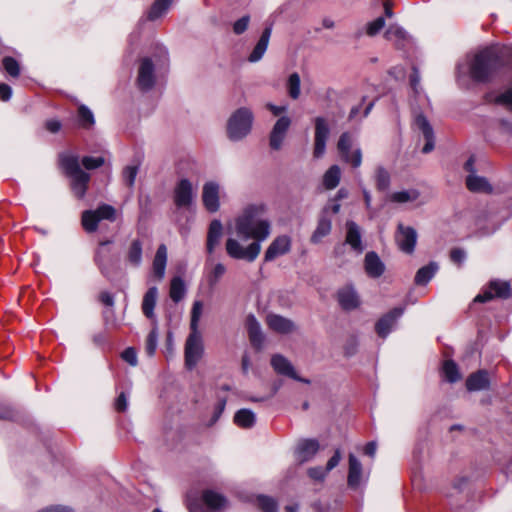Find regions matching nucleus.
Instances as JSON below:
<instances>
[{
	"label": "nucleus",
	"mask_w": 512,
	"mask_h": 512,
	"mask_svg": "<svg viewBox=\"0 0 512 512\" xmlns=\"http://www.w3.org/2000/svg\"><path fill=\"white\" fill-rule=\"evenodd\" d=\"M510 294L511 291L508 282L493 280L490 282L488 289L485 290L483 293L478 294L475 297L474 301L484 303L493 299L494 297L506 299L510 296Z\"/></svg>",
	"instance_id": "2eb2a0df"
},
{
	"label": "nucleus",
	"mask_w": 512,
	"mask_h": 512,
	"mask_svg": "<svg viewBox=\"0 0 512 512\" xmlns=\"http://www.w3.org/2000/svg\"><path fill=\"white\" fill-rule=\"evenodd\" d=\"M300 82L298 73H292L287 80L288 94L292 99H298L300 96Z\"/></svg>",
	"instance_id": "09e8293b"
},
{
	"label": "nucleus",
	"mask_w": 512,
	"mask_h": 512,
	"mask_svg": "<svg viewBox=\"0 0 512 512\" xmlns=\"http://www.w3.org/2000/svg\"><path fill=\"white\" fill-rule=\"evenodd\" d=\"M319 451V442L315 439H303L297 443L294 456L300 464L308 462L314 458Z\"/></svg>",
	"instance_id": "aec40b11"
},
{
	"label": "nucleus",
	"mask_w": 512,
	"mask_h": 512,
	"mask_svg": "<svg viewBox=\"0 0 512 512\" xmlns=\"http://www.w3.org/2000/svg\"><path fill=\"white\" fill-rule=\"evenodd\" d=\"M61 122L57 119H49L45 123L46 129L51 133H57L61 129Z\"/></svg>",
	"instance_id": "338daca9"
},
{
	"label": "nucleus",
	"mask_w": 512,
	"mask_h": 512,
	"mask_svg": "<svg viewBox=\"0 0 512 512\" xmlns=\"http://www.w3.org/2000/svg\"><path fill=\"white\" fill-rule=\"evenodd\" d=\"M310 478L317 480V481H323L328 473L326 471V468L323 469L322 467H311L307 471Z\"/></svg>",
	"instance_id": "13d9d810"
},
{
	"label": "nucleus",
	"mask_w": 512,
	"mask_h": 512,
	"mask_svg": "<svg viewBox=\"0 0 512 512\" xmlns=\"http://www.w3.org/2000/svg\"><path fill=\"white\" fill-rule=\"evenodd\" d=\"M466 186L470 191L477 193H491L493 190L487 179L476 175V173L467 176Z\"/></svg>",
	"instance_id": "7c9ffc66"
},
{
	"label": "nucleus",
	"mask_w": 512,
	"mask_h": 512,
	"mask_svg": "<svg viewBox=\"0 0 512 512\" xmlns=\"http://www.w3.org/2000/svg\"><path fill=\"white\" fill-rule=\"evenodd\" d=\"M257 503L262 512H278L277 503L272 497L260 495Z\"/></svg>",
	"instance_id": "3c124183"
},
{
	"label": "nucleus",
	"mask_w": 512,
	"mask_h": 512,
	"mask_svg": "<svg viewBox=\"0 0 512 512\" xmlns=\"http://www.w3.org/2000/svg\"><path fill=\"white\" fill-rule=\"evenodd\" d=\"M403 313V307H396L381 317L375 325L377 334L382 338H386L396 326L398 319L403 315Z\"/></svg>",
	"instance_id": "a211bd4d"
},
{
	"label": "nucleus",
	"mask_w": 512,
	"mask_h": 512,
	"mask_svg": "<svg viewBox=\"0 0 512 512\" xmlns=\"http://www.w3.org/2000/svg\"><path fill=\"white\" fill-rule=\"evenodd\" d=\"M223 233V225L220 220L214 219L211 221L207 234L206 248L208 253H213L216 246L219 244Z\"/></svg>",
	"instance_id": "bb28decb"
},
{
	"label": "nucleus",
	"mask_w": 512,
	"mask_h": 512,
	"mask_svg": "<svg viewBox=\"0 0 512 512\" xmlns=\"http://www.w3.org/2000/svg\"><path fill=\"white\" fill-rule=\"evenodd\" d=\"M466 387L469 391L487 389L489 387L488 373L485 370H479L471 374L466 380Z\"/></svg>",
	"instance_id": "c756f323"
},
{
	"label": "nucleus",
	"mask_w": 512,
	"mask_h": 512,
	"mask_svg": "<svg viewBox=\"0 0 512 512\" xmlns=\"http://www.w3.org/2000/svg\"><path fill=\"white\" fill-rule=\"evenodd\" d=\"M128 400L124 392H121L115 401V408L119 412H123L127 409Z\"/></svg>",
	"instance_id": "0e129e2a"
},
{
	"label": "nucleus",
	"mask_w": 512,
	"mask_h": 512,
	"mask_svg": "<svg viewBox=\"0 0 512 512\" xmlns=\"http://www.w3.org/2000/svg\"><path fill=\"white\" fill-rule=\"evenodd\" d=\"M315 123V133H314V149L313 156L314 158H321L326 151V142L328 140L330 134V128L325 118L316 117L314 120Z\"/></svg>",
	"instance_id": "f8f14e48"
},
{
	"label": "nucleus",
	"mask_w": 512,
	"mask_h": 512,
	"mask_svg": "<svg viewBox=\"0 0 512 512\" xmlns=\"http://www.w3.org/2000/svg\"><path fill=\"white\" fill-rule=\"evenodd\" d=\"M246 326L252 345L260 347L263 342V334L261 326L254 315H249L247 317Z\"/></svg>",
	"instance_id": "2f4dec72"
},
{
	"label": "nucleus",
	"mask_w": 512,
	"mask_h": 512,
	"mask_svg": "<svg viewBox=\"0 0 512 512\" xmlns=\"http://www.w3.org/2000/svg\"><path fill=\"white\" fill-rule=\"evenodd\" d=\"M171 3L172 0H155L150 10L148 11V19L154 21L160 18L164 13L167 12Z\"/></svg>",
	"instance_id": "a19ab883"
},
{
	"label": "nucleus",
	"mask_w": 512,
	"mask_h": 512,
	"mask_svg": "<svg viewBox=\"0 0 512 512\" xmlns=\"http://www.w3.org/2000/svg\"><path fill=\"white\" fill-rule=\"evenodd\" d=\"M385 27V17L379 16L367 24L366 32H379Z\"/></svg>",
	"instance_id": "bf43d9fd"
},
{
	"label": "nucleus",
	"mask_w": 512,
	"mask_h": 512,
	"mask_svg": "<svg viewBox=\"0 0 512 512\" xmlns=\"http://www.w3.org/2000/svg\"><path fill=\"white\" fill-rule=\"evenodd\" d=\"M221 186L216 181H207L202 187V203L209 213H215L220 209Z\"/></svg>",
	"instance_id": "ddd939ff"
},
{
	"label": "nucleus",
	"mask_w": 512,
	"mask_h": 512,
	"mask_svg": "<svg viewBox=\"0 0 512 512\" xmlns=\"http://www.w3.org/2000/svg\"><path fill=\"white\" fill-rule=\"evenodd\" d=\"M267 325L277 333L287 334L293 331L294 324L291 320L277 314L267 316Z\"/></svg>",
	"instance_id": "a878e982"
},
{
	"label": "nucleus",
	"mask_w": 512,
	"mask_h": 512,
	"mask_svg": "<svg viewBox=\"0 0 512 512\" xmlns=\"http://www.w3.org/2000/svg\"><path fill=\"white\" fill-rule=\"evenodd\" d=\"M59 162L66 175L71 178V188L78 198H83L88 187L90 175L82 171L79 157L73 153H62Z\"/></svg>",
	"instance_id": "20e7f679"
},
{
	"label": "nucleus",
	"mask_w": 512,
	"mask_h": 512,
	"mask_svg": "<svg viewBox=\"0 0 512 512\" xmlns=\"http://www.w3.org/2000/svg\"><path fill=\"white\" fill-rule=\"evenodd\" d=\"M200 504L197 501L190 502L188 505L190 512H224L229 507L227 498L214 490H205L202 493Z\"/></svg>",
	"instance_id": "0eeeda50"
},
{
	"label": "nucleus",
	"mask_w": 512,
	"mask_h": 512,
	"mask_svg": "<svg viewBox=\"0 0 512 512\" xmlns=\"http://www.w3.org/2000/svg\"><path fill=\"white\" fill-rule=\"evenodd\" d=\"M116 210L108 204L100 205L95 210H86L82 214V225L87 232H94L101 220L114 221Z\"/></svg>",
	"instance_id": "1a4fd4ad"
},
{
	"label": "nucleus",
	"mask_w": 512,
	"mask_h": 512,
	"mask_svg": "<svg viewBox=\"0 0 512 512\" xmlns=\"http://www.w3.org/2000/svg\"><path fill=\"white\" fill-rule=\"evenodd\" d=\"M365 481L366 480L363 477V468L361 462L356 458L354 454H350L347 477L348 487L353 490H357Z\"/></svg>",
	"instance_id": "412c9836"
},
{
	"label": "nucleus",
	"mask_w": 512,
	"mask_h": 512,
	"mask_svg": "<svg viewBox=\"0 0 512 512\" xmlns=\"http://www.w3.org/2000/svg\"><path fill=\"white\" fill-rule=\"evenodd\" d=\"M364 267L367 275L371 278H379L385 271V265L375 252H368L365 255Z\"/></svg>",
	"instance_id": "393cba45"
},
{
	"label": "nucleus",
	"mask_w": 512,
	"mask_h": 512,
	"mask_svg": "<svg viewBox=\"0 0 512 512\" xmlns=\"http://www.w3.org/2000/svg\"><path fill=\"white\" fill-rule=\"evenodd\" d=\"M290 124L291 120L287 116L280 117L276 121L270 133V146L272 149L278 150L281 148Z\"/></svg>",
	"instance_id": "5701e85b"
},
{
	"label": "nucleus",
	"mask_w": 512,
	"mask_h": 512,
	"mask_svg": "<svg viewBox=\"0 0 512 512\" xmlns=\"http://www.w3.org/2000/svg\"><path fill=\"white\" fill-rule=\"evenodd\" d=\"M256 422V415L250 409H240L234 415V423L244 429L254 426Z\"/></svg>",
	"instance_id": "72a5a7b5"
},
{
	"label": "nucleus",
	"mask_w": 512,
	"mask_h": 512,
	"mask_svg": "<svg viewBox=\"0 0 512 512\" xmlns=\"http://www.w3.org/2000/svg\"><path fill=\"white\" fill-rule=\"evenodd\" d=\"M111 243L112 242L110 240L100 242L94 256L95 264L101 274L107 279H112L119 269L117 260L113 257L112 252L108 247Z\"/></svg>",
	"instance_id": "6e6552de"
},
{
	"label": "nucleus",
	"mask_w": 512,
	"mask_h": 512,
	"mask_svg": "<svg viewBox=\"0 0 512 512\" xmlns=\"http://www.w3.org/2000/svg\"><path fill=\"white\" fill-rule=\"evenodd\" d=\"M271 366L279 375L289 377L305 384L310 383V380L298 376L292 363L281 354H275L271 357Z\"/></svg>",
	"instance_id": "dca6fc26"
},
{
	"label": "nucleus",
	"mask_w": 512,
	"mask_h": 512,
	"mask_svg": "<svg viewBox=\"0 0 512 512\" xmlns=\"http://www.w3.org/2000/svg\"><path fill=\"white\" fill-rule=\"evenodd\" d=\"M355 142L356 139L351 133L344 132L339 137L337 150L341 160L356 169L362 164V150Z\"/></svg>",
	"instance_id": "423d86ee"
},
{
	"label": "nucleus",
	"mask_w": 512,
	"mask_h": 512,
	"mask_svg": "<svg viewBox=\"0 0 512 512\" xmlns=\"http://www.w3.org/2000/svg\"><path fill=\"white\" fill-rule=\"evenodd\" d=\"M438 270V265L434 262L421 267L415 275V283L417 285L427 284L435 275Z\"/></svg>",
	"instance_id": "c9c22d12"
},
{
	"label": "nucleus",
	"mask_w": 512,
	"mask_h": 512,
	"mask_svg": "<svg viewBox=\"0 0 512 512\" xmlns=\"http://www.w3.org/2000/svg\"><path fill=\"white\" fill-rule=\"evenodd\" d=\"M226 273V267L222 263H216L211 267L206 274V279L209 287L213 289L220 279L223 277V275Z\"/></svg>",
	"instance_id": "ea45409f"
},
{
	"label": "nucleus",
	"mask_w": 512,
	"mask_h": 512,
	"mask_svg": "<svg viewBox=\"0 0 512 512\" xmlns=\"http://www.w3.org/2000/svg\"><path fill=\"white\" fill-rule=\"evenodd\" d=\"M338 301L345 310L355 309L360 304L357 292L351 287H345L338 292Z\"/></svg>",
	"instance_id": "c85d7f7f"
},
{
	"label": "nucleus",
	"mask_w": 512,
	"mask_h": 512,
	"mask_svg": "<svg viewBox=\"0 0 512 512\" xmlns=\"http://www.w3.org/2000/svg\"><path fill=\"white\" fill-rule=\"evenodd\" d=\"M502 65L503 60L497 47L490 46L479 49L468 56L466 65H458V83L464 85L467 74L476 82H487Z\"/></svg>",
	"instance_id": "f03ea898"
},
{
	"label": "nucleus",
	"mask_w": 512,
	"mask_h": 512,
	"mask_svg": "<svg viewBox=\"0 0 512 512\" xmlns=\"http://www.w3.org/2000/svg\"><path fill=\"white\" fill-rule=\"evenodd\" d=\"M249 21V16H243L240 19H238L233 25V32H245L248 28Z\"/></svg>",
	"instance_id": "680f3d73"
},
{
	"label": "nucleus",
	"mask_w": 512,
	"mask_h": 512,
	"mask_svg": "<svg viewBox=\"0 0 512 512\" xmlns=\"http://www.w3.org/2000/svg\"><path fill=\"white\" fill-rule=\"evenodd\" d=\"M443 374L445 379L454 383L460 379V374L456 363L452 360H446L443 364Z\"/></svg>",
	"instance_id": "49530a36"
},
{
	"label": "nucleus",
	"mask_w": 512,
	"mask_h": 512,
	"mask_svg": "<svg viewBox=\"0 0 512 512\" xmlns=\"http://www.w3.org/2000/svg\"><path fill=\"white\" fill-rule=\"evenodd\" d=\"M410 86L416 99H419L423 95L425 100L428 101V97L424 94V91L420 85L419 70L415 66L413 67L412 74L410 75Z\"/></svg>",
	"instance_id": "a18cd8bd"
},
{
	"label": "nucleus",
	"mask_w": 512,
	"mask_h": 512,
	"mask_svg": "<svg viewBox=\"0 0 512 512\" xmlns=\"http://www.w3.org/2000/svg\"><path fill=\"white\" fill-rule=\"evenodd\" d=\"M415 127L422 132L426 143L422 149L423 153H429L434 149L435 146V137L432 126L430 125L427 118L419 113L416 115L414 120Z\"/></svg>",
	"instance_id": "4be33fe9"
},
{
	"label": "nucleus",
	"mask_w": 512,
	"mask_h": 512,
	"mask_svg": "<svg viewBox=\"0 0 512 512\" xmlns=\"http://www.w3.org/2000/svg\"><path fill=\"white\" fill-rule=\"evenodd\" d=\"M203 312V303L202 301H194L192 309H191V321H190V330L191 332H199L198 325L200 318Z\"/></svg>",
	"instance_id": "de8ad7c7"
},
{
	"label": "nucleus",
	"mask_w": 512,
	"mask_h": 512,
	"mask_svg": "<svg viewBox=\"0 0 512 512\" xmlns=\"http://www.w3.org/2000/svg\"><path fill=\"white\" fill-rule=\"evenodd\" d=\"M341 458L342 456L340 450L336 449L334 455L327 462L326 471L329 472L334 469L340 463Z\"/></svg>",
	"instance_id": "69168bd1"
},
{
	"label": "nucleus",
	"mask_w": 512,
	"mask_h": 512,
	"mask_svg": "<svg viewBox=\"0 0 512 512\" xmlns=\"http://www.w3.org/2000/svg\"><path fill=\"white\" fill-rule=\"evenodd\" d=\"M340 178V167L338 165H332L323 176V185L327 190H332L338 186Z\"/></svg>",
	"instance_id": "e433bc0d"
},
{
	"label": "nucleus",
	"mask_w": 512,
	"mask_h": 512,
	"mask_svg": "<svg viewBox=\"0 0 512 512\" xmlns=\"http://www.w3.org/2000/svg\"><path fill=\"white\" fill-rule=\"evenodd\" d=\"M137 174L138 166L136 165H129L124 168L122 175L127 186L133 187Z\"/></svg>",
	"instance_id": "5fc2aeb1"
},
{
	"label": "nucleus",
	"mask_w": 512,
	"mask_h": 512,
	"mask_svg": "<svg viewBox=\"0 0 512 512\" xmlns=\"http://www.w3.org/2000/svg\"><path fill=\"white\" fill-rule=\"evenodd\" d=\"M332 223L331 220L322 217L319 219L317 227L311 236L312 243H319L323 237L327 236L331 232Z\"/></svg>",
	"instance_id": "4c0bfd02"
},
{
	"label": "nucleus",
	"mask_w": 512,
	"mask_h": 512,
	"mask_svg": "<svg viewBox=\"0 0 512 512\" xmlns=\"http://www.w3.org/2000/svg\"><path fill=\"white\" fill-rule=\"evenodd\" d=\"M291 238L287 235L277 236L268 246L265 254L264 261L271 262L276 258L287 254L291 250Z\"/></svg>",
	"instance_id": "f3484780"
},
{
	"label": "nucleus",
	"mask_w": 512,
	"mask_h": 512,
	"mask_svg": "<svg viewBox=\"0 0 512 512\" xmlns=\"http://www.w3.org/2000/svg\"><path fill=\"white\" fill-rule=\"evenodd\" d=\"M269 41L270 34H261V37L259 38L252 52L248 56V61L251 63H255L261 60L268 48Z\"/></svg>",
	"instance_id": "f704fd0d"
},
{
	"label": "nucleus",
	"mask_w": 512,
	"mask_h": 512,
	"mask_svg": "<svg viewBox=\"0 0 512 512\" xmlns=\"http://www.w3.org/2000/svg\"><path fill=\"white\" fill-rule=\"evenodd\" d=\"M390 173L386 168L383 166H378L375 169V182H376V188L379 191H387L390 187Z\"/></svg>",
	"instance_id": "37998d69"
},
{
	"label": "nucleus",
	"mask_w": 512,
	"mask_h": 512,
	"mask_svg": "<svg viewBox=\"0 0 512 512\" xmlns=\"http://www.w3.org/2000/svg\"><path fill=\"white\" fill-rule=\"evenodd\" d=\"M345 244L349 245L357 254L364 251L360 227L353 221L346 222Z\"/></svg>",
	"instance_id": "b1692460"
},
{
	"label": "nucleus",
	"mask_w": 512,
	"mask_h": 512,
	"mask_svg": "<svg viewBox=\"0 0 512 512\" xmlns=\"http://www.w3.org/2000/svg\"><path fill=\"white\" fill-rule=\"evenodd\" d=\"M169 68V53L162 45H156L150 55L139 60L136 86L142 92L152 90L166 75Z\"/></svg>",
	"instance_id": "7ed1b4c3"
},
{
	"label": "nucleus",
	"mask_w": 512,
	"mask_h": 512,
	"mask_svg": "<svg viewBox=\"0 0 512 512\" xmlns=\"http://www.w3.org/2000/svg\"><path fill=\"white\" fill-rule=\"evenodd\" d=\"M38 512H74L70 507L67 506H61V505H54L46 507Z\"/></svg>",
	"instance_id": "774afa93"
},
{
	"label": "nucleus",
	"mask_w": 512,
	"mask_h": 512,
	"mask_svg": "<svg viewBox=\"0 0 512 512\" xmlns=\"http://www.w3.org/2000/svg\"><path fill=\"white\" fill-rule=\"evenodd\" d=\"M226 403H227L226 398H224V397L218 398V401L214 407L213 415H212L209 425H213L219 420V418L221 417V415L226 407Z\"/></svg>",
	"instance_id": "6e6d98bb"
},
{
	"label": "nucleus",
	"mask_w": 512,
	"mask_h": 512,
	"mask_svg": "<svg viewBox=\"0 0 512 512\" xmlns=\"http://www.w3.org/2000/svg\"><path fill=\"white\" fill-rule=\"evenodd\" d=\"M157 342H158V333L156 329H153L150 331V333L147 336L146 344H145V351L148 356H153L156 348H157Z\"/></svg>",
	"instance_id": "603ef678"
},
{
	"label": "nucleus",
	"mask_w": 512,
	"mask_h": 512,
	"mask_svg": "<svg viewBox=\"0 0 512 512\" xmlns=\"http://www.w3.org/2000/svg\"><path fill=\"white\" fill-rule=\"evenodd\" d=\"M450 257L454 263L461 264L466 259V252L460 248H455L451 251Z\"/></svg>",
	"instance_id": "e2e57ef3"
},
{
	"label": "nucleus",
	"mask_w": 512,
	"mask_h": 512,
	"mask_svg": "<svg viewBox=\"0 0 512 512\" xmlns=\"http://www.w3.org/2000/svg\"><path fill=\"white\" fill-rule=\"evenodd\" d=\"M167 264V247L164 244L159 245L153 259V273L155 277L162 280L165 276Z\"/></svg>",
	"instance_id": "cd10ccee"
},
{
	"label": "nucleus",
	"mask_w": 512,
	"mask_h": 512,
	"mask_svg": "<svg viewBox=\"0 0 512 512\" xmlns=\"http://www.w3.org/2000/svg\"><path fill=\"white\" fill-rule=\"evenodd\" d=\"M418 197L419 192L415 189H411L392 193L390 200L395 203H407L417 200Z\"/></svg>",
	"instance_id": "c03bdc74"
},
{
	"label": "nucleus",
	"mask_w": 512,
	"mask_h": 512,
	"mask_svg": "<svg viewBox=\"0 0 512 512\" xmlns=\"http://www.w3.org/2000/svg\"><path fill=\"white\" fill-rule=\"evenodd\" d=\"M196 190L187 178H181L173 190V201L177 208H190L195 201Z\"/></svg>",
	"instance_id": "9d476101"
},
{
	"label": "nucleus",
	"mask_w": 512,
	"mask_h": 512,
	"mask_svg": "<svg viewBox=\"0 0 512 512\" xmlns=\"http://www.w3.org/2000/svg\"><path fill=\"white\" fill-rule=\"evenodd\" d=\"M265 211L264 204H250L235 218L236 234L242 239L254 241L244 247L238 239L229 237L225 249L230 258L247 262L257 259L261 252V242L271 233V223L264 217Z\"/></svg>",
	"instance_id": "f257e3e1"
},
{
	"label": "nucleus",
	"mask_w": 512,
	"mask_h": 512,
	"mask_svg": "<svg viewBox=\"0 0 512 512\" xmlns=\"http://www.w3.org/2000/svg\"><path fill=\"white\" fill-rule=\"evenodd\" d=\"M158 296V289L157 287H150L147 292L145 293L142 301V311L143 314L149 318H154V308L156 305Z\"/></svg>",
	"instance_id": "473e14b6"
},
{
	"label": "nucleus",
	"mask_w": 512,
	"mask_h": 512,
	"mask_svg": "<svg viewBox=\"0 0 512 512\" xmlns=\"http://www.w3.org/2000/svg\"><path fill=\"white\" fill-rule=\"evenodd\" d=\"M78 124L84 129H90L95 124L93 112L85 105H80L78 108Z\"/></svg>",
	"instance_id": "79ce46f5"
},
{
	"label": "nucleus",
	"mask_w": 512,
	"mask_h": 512,
	"mask_svg": "<svg viewBox=\"0 0 512 512\" xmlns=\"http://www.w3.org/2000/svg\"><path fill=\"white\" fill-rule=\"evenodd\" d=\"M395 241L401 251L411 254L417 242V232L413 227L399 223L395 234Z\"/></svg>",
	"instance_id": "4468645a"
},
{
	"label": "nucleus",
	"mask_w": 512,
	"mask_h": 512,
	"mask_svg": "<svg viewBox=\"0 0 512 512\" xmlns=\"http://www.w3.org/2000/svg\"><path fill=\"white\" fill-rule=\"evenodd\" d=\"M253 120L254 115L247 107H241L234 111L227 123L229 139L239 141L246 137L252 129Z\"/></svg>",
	"instance_id": "39448f33"
},
{
	"label": "nucleus",
	"mask_w": 512,
	"mask_h": 512,
	"mask_svg": "<svg viewBox=\"0 0 512 512\" xmlns=\"http://www.w3.org/2000/svg\"><path fill=\"white\" fill-rule=\"evenodd\" d=\"M124 262L127 267L137 269L143 263V241L136 238L131 240L124 252Z\"/></svg>",
	"instance_id": "6ab92c4d"
},
{
	"label": "nucleus",
	"mask_w": 512,
	"mask_h": 512,
	"mask_svg": "<svg viewBox=\"0 0 512 512\" xmlns=\"http://www.w3.org/2000/svg\"><path fill=\"white\" fill-rule=\"evenodd\" d=\"M105 160L103 157H92V156H85L82 159L83 166L88 169H96L98 167H101L104 164Z\"/></svg>",
	"instance_id": "4d7b16f0"
},
{
	"label": "nucleus",
	"mask_w": 512,
	"mask_h": 512,
	"mask_svg": "<svg viewBox=\"0 0 512 512\" xmlns=\"http://www.w3.org/2000/svg\"><path fill=\"white\" fill-rule=\"evenodd\" d=\"M122 358L124 361H126L132 366L137 365V353L135 349L132 347H128L123 351Z\"/></svg>",
	"instance_id": "052dcab7"
},
{
	"label": "nucleus",
	"mask_w": 512,
	"mask_h": 512,
	"mask_svg": "<svg viewBox=\"0 0 512 512\" xmlns=\"http://www.w3.org/2000/svg\"><path fill=\"white\" fill-rule=\"evenodd\" d=\"M495 102L512 111V86L497 95Z\"/></svg>",
	"instance_id": "864d4df0"
},
{
	"label": "nucleus",
	"mask_w": 512,
	"mask_h": 512,
	"mask_svg": "<svg viewBox=\"0 0 512 512\" xmlns=\"http://www.w3.org/2000/svg\"><path fill=\"white\" fill-rule=\"evenodd\" d=\"M170 297L174 302H179L186 294V287L183 279L179 276L174 277L170 283Z\"/></svg>",
	"instance_id": "58836bf2"
},
{
	"label": "nucleus",
	"mask_w": 512,
	"mask_h": 512,
	"mask_svg": "<svg viewBox=\"0 0 512 512\" xmlns=\"http://www.w3.org/2000/svg\"><path fill=\"white\" fill-rule=\"evenodd\" d=\"M203 342L200 332H190L185 344V365L193 369L203 354Z\"/></svg>",
	"instance_id": "9b49d317"
},
{
	"label": "nucleus",
	"mask_w": 512,
	"mask_h": 512,
	"mask_svg": "<svg viewBox=\"0 0 512 512\" xmlns=\"http://www.w3.org/2000/svg\"><path fill=\"white\" fill-rule=\"evenodd\" d=\"M2 65L4 70L11 76V77H18L20 75V65L16 59L13 57H4L2 60Z\"/></svg>",
	"instance_id": "8fccbe9b"
}]
</instances>
